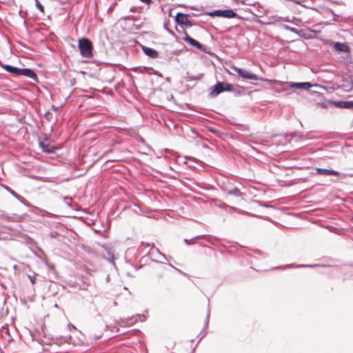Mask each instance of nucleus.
I'll return each mask as SVG.
<instances>
[{"mask_svg":"<svg viewBox=\"0 0 353 353\" xmlns=\"http://www.w3.org/2000/svg\"><path fill=\"white\" fill-rule=\"evenodd\" d=\"M233 90V85L225 82L218 81L213 87V89L210 93L211 97H215L220 93L224 91H232Z\"/></svg>","mask_w":353,"mask_h":353,"instance_id":"2","label":"nucleus"},{"mask_svg":"<svg viewBox=\"0 0 353 353\" xmlns=\"http://www.w3.org/2000/svg\"><path fill=\"white\" fill-rule=\"evenodd\" d=\"M333 104L339 108L344 109H352L353 108V101H333Z\"/></svg>","mask_w":353,"mask_h":353,"instance_id":"10","label":"nucleus"},{"mask_svg":"<svg viewBox=\"0 0 353 353\" xmlns=\"http://www.w3.org/2000/svg\"><path fill=\"white\" fill-rule=\"evenodd\" d=\"M138 318L139 319H141V316L140 315H138L137 316H132L131 318H129V319H126L125 320H121L120 323H118V325H125V323H128V324H133L136 321H137L138 320Z\"/></svg>","mask_w":353,"mask_h":353,"instance_id":"15","label":"nucleus"},{"mask_svg":"<svg viewBox=\"0 0 353 353\" xmlns=\"http://www.w3.org/2000/svg\"><path fill=\"white\" fill-rule=\"evenodd\" d=\"M230 68L234 72L237 73L243 79L256 81L261 79L257 75L251 72L239 68L236 66L232 65Z\"/></svg>","mask_w":353,"mask_h":353,"instance_id":"3","label":"nucleus"},{"mask_svg":"<svg viewBox=\"0 0 353 353\" xmlns=\"http://www.w3.org/2000/svg\"><path fill=\"white\" fill-rule=\"evenodd\" d=\"M352 87H353L352 83V82H349V83H347V85L345 86V88H344V89L346 91H350V90H352Z\"/></svg>","mask_w":353,"mask_h":353,"instance_id":"23","label":"nucleus"},{"mask_svg":"<svg viewBox=\"0 0 353 353\" xmlns=\"http://www.w3.org/2000/svg\"><path fill=\"white\" fill-rule=\"evenodd\" d=\"M134 10H135V8H132L130 9V12H134Z\"/></svg>","mask_w":353,"mask_h":353,"instance_id":"32","label":"nucleus"},{"mask_svg":"<svg viewBox=\"0 0 353 353\" xmlns=\"http://www.w3.org/2000/svg\"><path fill=\"white\" fill-rule=\"evenodd\" d=\"M209 316H210V312H208V314H207L206 323H208Z\"/></svg>","mask_w":353,"mask_h":353,"instance_id":"30","label":"nucleus"},{"mask_svg":"<svg viewBox=\"0 0 353 353\" xmlns=\"http://www.w3.org/2000/svg\"><path fill=\"white\" fill-rule=\"evenodd\" d=\"M203 77V74H199V75L197 77L190 76L189 72H187V79L189 80H196V79H201Z\"/></svg>","mask_w":353,"mask_h":353,"instance_id":"19","label":"nucleus"},{"mask_svg":"<svg viewBox=\"0 0 353 353\" xmlns=\"http://www.w3.org/2000/svg\"><path fill=\"white\" fill-rule=\"evenodd\" d=\"M28 278L32 284H34L36 283V274L28 275Z\"/></svg>","mask_w":353,"mask_h":353,"instance_id":"22","label":"nucleus"},{"mask_svg":"<svg viewBox=\"0 0 353 353\" xmlns=\"http://www.w3.org/2000/svg\"><path fill=\"white\" fill-rule=\"evenodd\" d=\"M312 86V85L310 82L291 83H290L291 88H296V89L308 90Z\"/></svg>","mask_w":353,"mask_h":353,"instance_id":"12","label":"nucleus"},{"mask_svg":"<svg viewBox=\"0 0 353 353\" xmlns=\"http://www.w3.org/2000/svg\"><path fill=\"white\" fill-rule=\"evenodd\" d=\"M316 173L324 176H339V172L334 170L317 168L315 169Z\"/></svg>","mask_w":353,"mask_h":353,"instance_id":"9","label":"nucleus"},{"mask_svg":"<svg viewBox=\"0 0 353 353\" xmlns=\"http://www.w3.org/2000/svg\"><path fill=\"white\" fill-rule=\"evenodd\" d=\"M334 49L337 52H347L350 49L349 47L343 43L336 42L334 44Z\"/></svg>","mask_w":353,"mask_h":353,"instance_id":"13","label":"nucleus"},{"mask_svg":"<svg viewBox=\"0 0 353 353\" xmlns=\"http://www.w3.org/2000/svg\"><path fill=\"white\" fill-rule=\"evenodd\" d=\"M183 39L187 42L188 43H189L190 45H191L192 46L196 48V49L198 50H203V45L201 44L199 41H197L196 40L192 39V37H190L186 32H185V37L183 38Z\"/></svg>","mask_w":353,"mask_h":353,"instance_id":"8","label":"nucleus"},{"mask_svg":"<svg viewBox=\"0 0 353 353\" xmlns=\"http://www.w3.org/2000/svg\"><path fill=\"white\" fill-rule=\"evenodd\" d=\"M188 17H190V14L178 12L175 16V21L176 23L183 26L186 28L191 27L192 23L188 19Z\"/></svg>","mask_w":353,"mask_h":353,"instance_id":"5","label":"nucleus"},{"mask_svg":"<svg viewBox=\"0 0 353 353\" xmlns=\"http://www.w3.org/2000/svg\"><path fill=\"white\" fill-rule=\"evenodd\" d=\"M223 206L225 207V210L228 211L230 213L235 212L236 209L234 207L229 206L225 203H223Z\"/></svg>","mask_w":353,"mask_h":353,"instance_id":"21","label":"nucleus"},{"mask_svg":"<svg viewBox=\"0 0 353 353\" xmlns=\"http://www.w3.org/2000/svg\"><path fill=\"white\" fill-rule=\"evenodd\" d=\"M52 108L53 109H54V110L56 109V108L54 107V105H52Z\"/></svg>","mask_w":353,"mask_h":353,"instance_id":"34","label":"nucleus"},{"mask_svg":"<svg viewBox=\"0 0 353 353\" xmlns=\"http://www.w3.org/2000/svg\"><path fill=\"white\" fill-rule=\"evenodd\" d=\"M79 48L82 57L85 58H91L92 54V43L87 38H81L79 39Z\"/></svg>","mask_w":353,"mask_h":353,"instance_id":"1","label":"nucleus"},{"mask_svg":"<svg viewBox=\"0 0 353 353\" xmlns=\"http://www.w3.org/2000/svg\"><path fill=\"white\" fill-rule=\"evenodd\" d=\"M39 145L42 149V151L48 154H51L54 152V148L48 143H45L43 141L39 143Z\"/></svg>","mask_w":353,"mask_h":353,"instance_id":"14","label":"nucleus"},{"mask_svg":"<svg viewBox=\"0 0 353 353\" xmlns=\"http://www.w3.org/2000/svg\"><path fill=\"white\" fill-rule=\"evenodd\" d=\"M184 242L187 244V245H190V240H188L187 239H184Z\"/></svg>","mask_w":353,"mask_h":353,"instance_id":"27","label":"nucleus"},{"mask_svg":"<svg viewBox=\"0 0 353 353\" xmlns=\"http://www.w3.org/2000/svg\"><path fill=\"white\" fill-rule=\"evenodd\" d=\"M200 237H201V236H196L194 237L192 239H199Z\"/></svg>","mask_w":353,"mask_h":353,"instance_id":"33","label":"nucleus"},{"mask_svg":"<svg viewBox=\"0 0 353 353\" xmlns=\"http://www.w3.org/2000/svg\"><path fill=\"white\" fill-rule=\"evenodd\" d=\"M152 254H154V252H156L158 255L161 256L164 259H167L166 256L164 254L161 253V251L158 248H155L154 244L152 245Z\"/></svg>","mask_w":353,"mask_h":353,"instance_id":"18","label":"nucleus"},{"mask_svg":"<svg viewBox=\"0 0 353 353\" xmlns=\"http://www.w3.org/2000/svg\"><path fill=\"white\" fill-rule=\"evenodd\" d=\"M316 266H318V265H316V264H314V265H299V267H309V268H313V267H316Z\"/></svg>","mask_w":353,"mask_h":353,"instance_id":"26","label":"nucleus"},{"mask_svg":"<svg viewBox=\"0 0 353 353\" xmlns=\"http://www.w3.org/2000/svg\"><path fill=\"white\" fill-rule=\"evenodd\" d=\"M223 203H220V204L219 205V206L220 208H223V209H225V207L223 206Z\"/></svg>","mask_w":353,"mask_h":353,"instance_id":"31","label":"nucleus"},{"mask_svg":"<svg viewBox=\"0 0 353 353\" xmlns=\"http://www.w3.org/2000/svg\"><path fill=\"white\" fill-rule=\"evenodd\" d=\"M36 7L41 12H44V7L38 1L35 0Z\"/></svg>","mask_w":353,"mask_h":353,"instance_id":"20","label":"nucleus"},{"mask_svg":"<svg viewBox=\"0 0 353 353\" xmlns=\"http://www.w3.org/2000/svg\"><path fill=\"white\" fill-rule=\"evenodd\" d=\"M8 191L13 195L16 199H17L19 201H21L23 203H25L26 199L17 194L15 191L12 190L10 188H7Z\"/></svg>","mask_w":353,"mask_h":353,"instance_id":"17","label":"nucleus"},{"mask_svg":"<svg viewBox=\"0 0 353 353\" xmlns=\"http://www.w3.org/2000/svg\"><path fill=\"white\" fill-rule=\"evenodd\" d=\"M64 199H65V202H66L68 205H70V204H69V203H68V201H69V200H71V199H70V198H69V197H65V198H64Z\"/></svg>","mask_w":353,"mask_h":353,"instance_id":"28","label":"nucleus"},{"mask_svg":"<svg viewBox=\"0 0 353 353\" xmlns=\"http://www.w3.org/2000/svg\"><path fill=\"white\" fill-rule=\"evenodd\" d=\"M141 244L143 245H145L147 247H149L150 245L148 243H144V242H142Z\"/></svg>","mask_w":353,"mask_h":353,"instance_id":"29","label":"nucleus"},{"mask_svg":"<svg viewBox=\"0 0 353 353\" xmlns=\"http://www.w3.org/2000/svg\"><path fill=\"white\" fill-rule=\"evenodd\" d=\"M50 236L52 238H56L59 236V234L57 232H52L50 233Z\"/></svg>","mask_w":353,"mask_h":353,"instance_id":"24","label":"nucleus"},{"mask_svg":"<svg viewBox=\"0 0 353 353\" xmlns=\"http://www.w3.org/2000/svg\"><path fill=\"white\" fill-rule=\"evenodd\" d=\"M142 50L147 56L150 58L155 59L159 57V52L154 49L146 46H142Z\"/></svg>","mask_w":353,"mask_h":353,"instance_id":"11","label":"nucleus"},{"mask_svg":"<svg viewBox=\"0 0 353 353\" xmlns=\"http://www.w3.org/2000/svg\"><path fill=\"white\" fill-rule=\"evenodd\" d=\"M210 16L221 17L224 18L231 19L236 17L237 14L231 9L216 10L209 13Z\"/></svg>","mask_w":353,"mask_h":353,"instance_id":"4","label":"nucleus"},{"mask_svg":"<svg viewBox=\"0 0 353 353\" xmlns=\"http://www.w3.org/2000/svg\"><path fill=\"white\" fill-rule=\"evenodd\" d=\"M21 76H25L33 80L34 82L38 83L39 79L35 72L30 68H21Z\"/></svg>","mask_w":353,"mask_h":353,"instance_id":"6","label":"nucleus"},{"mask_svg":"<svg viewBox=\"0 0 353 353\" xmlns=\"http://www.w3.org/2000/svg\"><path fill=\"white\" fill-rule=\"evenodd\" d=\"M2 68H3L6 72L10 73L11 74L19 77L21 76V68H19L15 66H12L8 64H1Z\"/></svg>","mask_w":353,"mask_h":353,"instance_id":"7","label":"nucleus"},{"mask_svg":"<svg viewBox=\"0 0 353 353\" xmlns=\"http://www.w3.org/2000/svg\"><path fill=\"white\" fill-rule=\"evenodd\" d=\"M225 191L227 192V194L230 195H234L235 196H241L242 195L240 190L236 187L231 189L225 188Z\"/></svg>","mask_w":353,"mask_h":353,"instance_id":"16","label":"nucleus"},{"mask_svg":"<svg viewBox=\"0 0 353 353\" xmlns=\"http://www.w3.org/2000/svg\"><path fill=\"white\" fill-rule=\"evenodd\" d=\"M72 337L70 336H65L63 337V341L65 343H69V341L71 340Z\"/></svg>","mask_w":353,"mask_h":353,"instance_id":"25","label":"nucleus"}]
</instances>
